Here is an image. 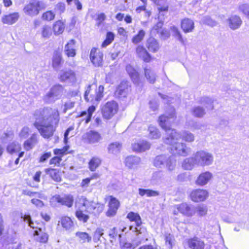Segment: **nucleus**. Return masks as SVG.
I'll return each instance as SVG.
<instances>
[{
  "label": "nucleus",
  "mask_w": 249,
  "mask_h": 249,
  "mask_svg": "<svg viewBox=\"0 0 249 249\" xmlns=\"http://www.w3.org/2000/svg\"><path fill=\"white\" fill-rule=\"evenodd\" d=\"M54 9L56 12L61 14L65 10V4L63 2H59L55 5Z\"/></svg>",
  "instance_id": "69168bd1"
},
{
  "label": "nucleus",
  "mask_w": 249,
  "mask_h": 249,
  "mask_svg": "<svg viewBox=\"0 0 249 249\" xmlns=\"http://www.w3.org/2000/svg\"><path fill=\"white\" fill-rule=\"evenodd\" d=\"M63 88L61 85L53 86L44 97V100L48 103H51L58 99L62 95Z\"/></svg>",
  "instance_id": "1a4fd4ad"
},
{
  "label": "nucleus",
  "mask_w": 249,
  "mask_h": 249,
  "mask_svg": "<svg viewBox=\"0 0 249 249\" xmlns=\"http://www.w3.org/2000/svg\"><path fill=\"white\" fill-rule=\"evenodd\" d=\"M125 70L133 82L135 84H138L139 81V74L136 70L130 64L126 66Z\"/></svg>",
  "instance_id": "5701e85b"
},
{
  "label": "nucleus",
  "mask_w": 249,
  "mask_h": 249,
  "mask_svg": "<svg viewBox=\"0 0 249 249\" xmlns=\"http://www.w3.org/2000/svg\"><path fill=\"white\" fill-rule=\"evenodd\" d=\"M188 126L192 130H200L201 131H205L208 125L205 124L191 121L188 123Z\"/></svg>",
  "instance_id": "4c0bfd02"
},
{
  "label": "nucleus",
  "mask_w": 249,
  "mask_h": 249,
  "mask_svg": "<svg viewBox=\"0 0 249 249\" xmlns=\"http://www.w3.org/2000/svg\"><path fill=\"white\" fill-rule=\"evenodd\" d=\"M59 78L61 81L73 82L75 80V74L71 70H62L59 72Z\"/></svg>",
  "instance_id": "dca6fc26"
},
{
  "label": "nucleus",
  "mask_w": 249,
  "mask_h": 249,
  "mask_svg": "<svg viewBox=\"0 0 249 249\" xmlns=\"http://www.w3.org/2000/svg\"><path fill=\"white\" fill-rule=\"evenodd\" d=\"M137 56L146 62L151 60V55L142 46H138L136 48Z\"/></svg>",
  "instance_id": "b1692460"
},
{
  "label": "nucleus",
  "mask_w": 249,
  "mask_h": 249,
  "mask_svg": "<svg viewBox=\"0 0 249 249\" xmlns=\"http://www.w3.org/2000/svg\"><path fill=\"white\" fill-rule=\"evenodd\" d=\"M125 165L129 169H136L141 163V159L135 156H130L125 159Z\"/></svg>",
  "instance_id": "a211bd4d"
},
{
  "label": "nucleus",
  "mask_w": 249,
  "mask_h": 249,
  "mask_svg": "<svg viewBox=\"0 0 249 249\" xmlns=\"http://www.w3.org/2000/svg\"><path fill=\"white\" fill-rule=\"evenodd\" d=\"M157 6L158 10L160 14L167 12L168 9V5L166 0H151Z\"/></svg>",
  "instance_id": "473e14b6"
},
{
  "label": "nucleus",
  "mask_w": 249,
  "mask_h": 249,
  "mask_svg": "<svg viewBox=\"0 0 249 249\" xmlns=\"http://www.w3.org/2000/svg\"><path fill=\"white\" fill-rule=\"evenodd\" d=\"M192 113L194 116L198 118L202 117L205 114L204 109L199 106L194 107L192 109Z\"/></svg>",
  "instance_id": "4d7b16f0"
},
{
  "label": "nucleus",
  "mask_w": 249,
  "mask_h": 249,
  "mask_svg": "<svg viewBox=\"0 0 249 249\" xmlns=\"http://www.w3.org/2000/svg\"><path fill=\"white\" fill-rule=\"evenodd\" d=\"M53 67L56 70H58L63 61L61 53L58 50L54 52L53 56Z\"/></svg>",
  "instance_id": "bb28decb"
},
{
  "label": "nucleus",
  "mask_w": 249,
  "mask_h": 249,
  "mask_svg": "<svg viewBox=\"0 0 249 249\" xmlns=\"http://www.w3.org/2000/svg\"><path fill=\"white\" fill-rule=\"evenodd\" d=\"M195 160L196 165L204 167L211 165L213 161V154L206 151L200 150L195 154Z\"/></svg>",
  "instance_id": "423d86ee"
},
{
  "label": "nucleus",
  "mask_w": 249,
  "mask_h": 249,
  "mask_svg": "<svg viewBox=\"0 0 249 249\" xmlns=\"http://www.w3.org/2000/svg\"><path fill=\"white\" fill-rule=\"evenodd\" d=\"M69 148V146H65L61 149H54L53 150V153L55 155H58L61 158L63 155L67 154Z\"/></svg>",
  "instance_id": "680f3d73"
},
{
  "label": "nucleus",
  "mask_w": 249,
  "mask_h": 249,
  "mask_svg": "<svg viewBox=\"0 0 249 249\" xmlns=\"http://www.w3.org/2000/svg\"><path fill=\"white\" fill-rule=\"evenodd\" d=\"M101 160L98 157H93L89 163V168L91 171H94L100 165Z\"/></svg>",
  "instance_id": "37998d69"
},
{
  "label": "nucleus",
  "mask_w": 249,
  "mask_h": 249,
  "mask_svg": "<svg viewBox=\"0 0 249 249\" xmlns=\"http://www.w3.org/2000/svg\"><path fill=\"white\" fill-rule=\"evenodd\" d=\"M76 208L75 215L78 219L83 223L87 222L89 216L85 212L92 213L95 215L99 214L104 209L103 204L89 201L85 197H78L75 203Z\"/></svg>",
  "instance_id": "7ed1b4c3"
},
{
  "label": "nucleus",
  "mask_w": 249,
  "mask_h": 249,
  "mask_svg": "<svg viewBox=\"0 0 249 249\" xmlns=\"http://www.w3.org/2000/svg\"><path fill=\"white\" fill-rule=\"evenodd\" d=\"M119 206V200L112 196H109L108 204V209L106 213L107 216L108 217L114 216L116 214Z\"/></svg>",
  "instance_id": "f8f14e48"
},
{
  "label": "nucleus",
  "mask_w": 249,
  "mask_h": 249,
  "mask_svg": "<svg viewBox=\"0 0 249 249\" xmlns=\"http://www.w3.org/2000/svg\"><path fill=\"white\" fill-rule=\"evenodd\" d=\"M138 192L139 195L142 197L145 195L147 197L157 196L160 194L159 192L157 191L142 188H139Z\"/></svg>",
  "instance_id": "a19ab883"
},
{
  "label": "nucleus",
  "mask_w": 249,
  "mask_h": 249,
  "mask_svg": "<svg viewBox=\"0 0 249 249\" xmlns=\"http://www.w3.org/2000/svg\"><path fill=\"white\" fill-rule=\"evenodd\" d=\"M132 147L133 151L142 152L150 149L151 143L146 141L142 140L133 144Z\"/></svg>",
  "instance_id": "f3484780"
},
{
  "label": "nucleus",
  "mask_w": 249,
  "mask_h": 249,
  "mask_svg": "<svg viewBox=\"0 0 249 249\" xmlns=\"http://www.w3.org/2000/svg\"><path fill=\"white\" fill-rule=\"evenodd\" d=\"M61 224L62 227L67 231H71L73 227V223L70 217H62L61 219Z\"/></svg>",
  "instance_id": "58836bf2"
},
{
  "label": "nucleus",
  "mask_w": 249,
  "mask_h": 249,
  "mask_svg": "<svg viewBox=\"0 0 249 249\" xmlns=\"http://www.w3.org/2000/svg\"><path fill=\"white\" fill-rule=\"evenodd\" d=\"M52 35V29L51 27L45 25L42 27V36L45 38H48Z\"/></svg>",
  "instance_id": "bf43d9fd"
},
{
  "label": "nucleus",
  "mask_w": 249,
  "mask_h": 249,
  "mask_svg": "<svg viewBox=\"0 0 249 249\" xmlns=\"http://www.w3.org/2000/svg\"><path fill=\"white\" fill-rule=\"evenodd\" d=\"M175 117V110L173 107H170V113L168 116L162 115L159 117V124L166 132V136L163 138V142L172 146L171 150L173 154L186 157L190 154L191 148L184 143L177 142L181 135L175 129L170 127Z\"/></svg>",
  "instance_id": "f257e3e1"
},
{
  "label": "nucleus",
  "mask_w": 249,
  "mask_h": 249,
  "mask_svg": "<svg viewBox=\"0 0 249 249\" xmlns=\"http://www.w3.org/2000/svg\"><path fill=\"white\" fill-rule=\"evenodd\" d=\"M195 156L189 158L185 159L182 163V167L185 170H191L196 165Z\"/></svg>",
  "instance_id": "e433bc0d"
},
{
  "label": "nucleus",
  "mask_w": 249,
  "mask_h": 249,
  "mask_svg": "<svg viewBox=\"0 0 249 249\" xmlns=\"http://www.w3.org/2000/svg\"><path fill=\"white\" fill-rule=\"evenodd\" d=\"M55 14L52 11H48L44 13L42 15V18L43 20L51 21L54 18Z\"/></svg>",
  "instance_id": "e2e57ef3"
},
{
  "label": "nucleus",
  "mask_w": 249,
  "mask_h": 249,
  "mask_svg": "<svg viewBox=\"0 0 249 249\" xmlns=\"http://www.w3.org/2000/svg\"><path fill=\"white\" fill-rule=\"evenodd\" d=\"M21 218L22 219L23 221L26 222L30 228H32L35 231H39V229H41L38 226V223H37L36 222H34L32 220L31 216L30 215L24 214L23 215H21Z\"/></svg>",
  "instance_id": "f704fd0d"
},
{
  "label": "nucleus",
  "mask_w": 249,
  "mask_h": 249,
  "mask_svg": "<svg viewBox=\"0 0 249 249\" xmlns=\"http://www.w3.org/2000/svg\"><path fill=\"white\" fill-rule=\"evenodd\" d=\"M53 199L61 205H65L68 207H71L73 204V197L71 195H67L64 196L56 195L53 197Z\"/></svg>",
  "instance_id": "4468645a"
},
{
  "label": "nucleus",
  "mask_w": 249,
  "mask_h": 249,
  "mask_svg": "<svg viewBox=\"0 0 249 249\" xmlns=\"http://www.w3.org/2000/svg\"><path fill=\"white\" fill-rule=\"evenodd\" d=\"M126 217L130 221L135 222V225L129 226V230L137 234H142L146 232V229L142 226L141 218L138 213L131 212L127 214Z\"/></svg>",
  "instance_id": "0eeeda50"
},
{
  "label": "nucleus",
  "mask_w": 249,
  "mask_h": 249,
  "mask_svg": "<svg viewBox=\"0 0 249 249\" xmlns=\"http://www.w3.org/2000/svg\"><path fill=\"white\" fill-rule=\"evenodd\" d=\"M64 28V24L60 20L57 21L53 24V29L54 34L55 35H59L62 33Z\"/></svg>",
  "instance_id": "3c124183"
},
{
  "label": "nucleus",
  "mask_w": 249,
  "mask_h": 249,
  "mask_svg": "<svg viewBox=\"0 0 249 249\" xmlns=\"http://www.w3.org/2000/svg\"><path fill=\"white\" fill-rule=\"evenodd\" d=\"M146 46L149 51L153 53L157 52L160 48L157 40L153 37H150L147 39Z\"/></svg>",
  "instance_id": "7c9ffc66"
},
{
  "label": "nucleus",
  "mask_w": 249,
  "mask_h": 249,
  "mask_svg": "<svg viewBox=\"0 0 249 249\" xmlns=\"http://www.w3.org/2000/svg\"><path fill=\"white\" fill-rule=\"evenodd\" d=\"M118 110V105L116 102H107L102 108L103 116L105 119H110L117 113Z\"/></svg>",
  "instance_id": "6e6552de"
},
{
  "label": "nucleus",
  "mask_w": 249,
  "mask_h": 249,
  "mask_svg": "<svg viewBox=\"0 0 249 249\" xmlns=\"http://www.w3.org/2000/svg\"><path fill=\"white\" fill-rule=\"evenodd\" d=\"M37 142V135L36 134H33L30 138L25 141L24 143V149L27 151L32 149Z\"/></svg>",
  "instance_id": "c85d7f7f"
},
{
  "label": "nucleus",
  "mask_w": 249,
  "mask_h": 249,
  "mask_svg": "<svg viewBox=\"0 0 249 249\" xmlns=\"http://www.w3.org/2000/svg\"><path fill=\"white\" fill-rule=\"evenodd\" d=\"M90 60L95 67H101L103 65V53L95 48H92L90 52Z\"/></svg>",
  "instance_id": "9d476101"
},
{
  "label": "nucleus",
  "mask_w": 249,
  "mask_h": 249,
  "mask_svg": "<svg viewBox=\"0 0 249 249\" xmlns=\"http://www.w3.org/2000/svg\"><path fill=\"white\" fill-rule=\"evenodd\" d=\"M194 215L196 213L199 216H203L207 213V208L203 204H199L196 206L194 205Z\"/></svg>",
  "instance_id": "c03bdc74"
},
{
  "label": "nucleus",
  "mask_w": 249,
  "mask_h": 249,
  "mask_svg": "<svg viewBox=\"0 0 249 249\" xmlns=\"http://www.w3.org/2000/svg\"><path fill=\"white\" fill-rule=\"evenodd\" d=\"M242 20L240 18L237 16H231L229 18V24L230 27L232 30H235L239 28L241 24Z\"/></svg>",
  "instance_id": "cd10ccee"
},
{
  "label": "nucleus",
  "mask_w": 249,
  "mask_h": 249,
  "mask_svg": "<svg viewBox=\"0 0 249 249\" xmlns=\"http://www.w3.org/2000/svg\"><path fill=\"white\" fill-rule=\"evenodd\" d=\"M213 177L212 174L209 172L206 171L200 174L196 180V184L204 186L208 183Z\"/></svg>",
  "instance_id": "aec40b11"
},
{
  "label": "nucleus",
  "mask_w": 249,
  "mask_h": 249,
  "mask_svg": "<svg viewBox=\"0 0 249 249\" xmlns=\"http://www.w3.org/2000/svg\"><path fill=\"white\" fill-rule=\"evenodd\" d=\"M29 128L28 127H24L19 133V137L22 139L26 138L29 135Z\"/></svg>",
  "instance_id": "774afa93"
},
{
  "label": "nucleus",
  "mask_w": 249,
  "mask_h": 249,
  "mask_svg": "<svg viewBox=\"0 0 249 249\" xmlns=\"http://www.w3.org/2000/svg\"><path fill=\"white\" fill-rule=\"evenodd\" d=\"M181 27L184 32H191L194 28V21L190 19L185 18L181 21Z\"/></svg>",
  "instance_id": "c756f323"
},
{
  "label": "nucleus",
  "mask_w": 249,
  "mask_h": 249,
  "mask_svg": "<svg viewBox=\"0 0 249 249\" xmlns=\"http://www.w3.org/2000/svg\"><path fill=\"white\" fill-rule=\"evenodd\" d=\"M181 135V138L185 142H191L195 140L194 135L188 131H183L181 133H178Z\"/></svg>",
  "instance_id": "8fccbe9b"
},
{
  "label": "nucleus",
  "mask_w": 249,
  "mask_h": 249,
  "mask_svg": "<svg viewBox=\"0 0 249 249\" xmlns=\"http://www.w3.org/2000/svg\"><path fill=\"white\" fill-rule=\"evenodd\" d=\"M34 126L44 139L52 137L60 120L59 113L56 108L44 107L36 110L34 113Z\"/></svg>",
  "instance_id": "f03ea898"
},
{
  "label": "nucleus",
  "mask_w": 249,
  "mask_h": 249,
  "mask_svg": "<svg viewBox=\"0 0 249 249\" xmlns=\"http://www.w3.org/2000/svg\"><path fill=\"white\" fill-rule=\"evenodd\" d=\"M145 76L150 83H154L156 80L155 73L150 69H144Z\"/></svg>",
  "instance_id": "6e6d98bb"
},
{
  "label": "nucleus",
  "mask_w": 249,
  "mask_h": 249,
  "mask_svg": "<svg viewBox=\"0 0 249 249\" xmlns=\"http://www.w3.org/2000/svg\"><path fill=\"white\" fill-rule=\"evenodd\" d=\"M34 236H37L36 240H38L40 242L46 243L48 241V234L44 232L42 229H39V231H34Z\"/></svg>",
  "instance_id": "ea45409f"
},
{
  "label": "nucleus",
  "mask_w": 249,
  "mask_h": 249,
  "mask_svg": "<svg viewBox=\"0 0 249 249\" xmlns=\"http://www.w3.org/2000/svg\"><path fill=\"white\" fill-rule=\"evenodd\" d=\"M208 192L202 189H196L192 192L190 196L191 199L195 202L204 201L208 196Z\"/></svg>",
  "instance_id": "2eb2a0df"
},
{
  "label": "nucleus",
  "mask_w": 249,
  "mask_h": 249,
  "mask_svg": "<svg viewBox=\"0 0 249 249\" xmlns=\"http://www.w3.org/2000/svg\"><path fill=\"white\" fill-rule=\"evenodd\" d=\"M173 236L170 234H166L165 236V243L170 249L172 248Z\"/></svg>",
  "instance_id": "338daca9"
},
{
  "label": "nucleus",
  "mask_w": 249,
  "mask_h": 249,
  "mask_svg": "<svg viewBox=\"0 0 249 249\" xmlns=\"http://www.w3.org/2000/svg\"><path fill=\"white\" fill-rule=\"evenodd\" d=\"M6 149L8 153L13 154L20 150V146L18 142H13L7 145Z\"/></svg>",
  "instance_id": "603ef678"
},
{
  "label": "nucleus",
  "mask_w": 249,
  "mask_h": 249,
  "mask_svg": "<svg viewBox=\"0 0 249 249\" xmlns=\"http://www.w3.org/2000/svg\"><path fill=\"white\" fill-rule=\"evenodd\" d=\"M145 31L141 29L139 30L138 34L136 35L132 39V42L134 44H138L140 42L143 38L145 36Z\"/></svg>",
  "instance_id": "5fc2aeb1"
},
{
  "label": "nucleus",
  "mask_w": 249,
  "mask_h": 249,
  "mask_svg": "<svg viewBox=\"0 0 249 249\" xmlns=\"http://www.w3.org/2000/svg\"><path fill=\"white\" fill-rule=\"evenodd\" d=\"M19 17V13L15 12L2 17L1 21L4 24L11 25L16 22Z\"/></svg>",
  "instance_id": "4be33fe9"
},
{
  "label": "nucleus",
  "mask_w": 249,
  "mask_h": 249,
  "mask_svg": "<svg viewBox=\"0 0 249 249\" xmlns=\"http://www.w3.org/2000/svg\"><path fill=\"white\" fill-rule=\"evenodd\" d=\"M164 14H159L158 20L159 22L155 25L150 30V35L151 36H156L157 34H159L163 29V18Z\"/></svg>",
  "instance_id": "412c9836"
},
{
  "label": "nucleus",
  "mask_w": 249,
  "mask_h": 249,
  "mask_svg": "<svg viewBox=\"0 0 249 249\" xmlns=\"http://www.w3.org/2000/svg\"><path fill=\"white\" fill-rule=\"evenodd\" d=\"M84 138L89 144L97 143L102 139L101 134L94 130H90L87 132L84 135Z\"/></svg>",
  "instance_id": "ddd939ff"
},
{
  "label": "nucleus",
  "mask_w": 249,
  "mask_h": 249,
  "mask_svg": "<svg viewBox=\"0 0 249 249\" xmlns=\"http://www.w3.org/2000/svg\"><path fill=\"white\" fill-rule=\"evenodd\" d=\"M176 159L174 156L161 155L157 156L154 160V165L159 168L166 166L169 171L173 170L176 166Z\"/></svg>",
  "instance_id": "20e7f679"
},
{
  "label": "nucleus",
  "mask_w": 249,
  "mask_h": 249,
  "mask_svg": "<svg viewBox=\"0 0 249 249\" xmlns=\"http://www.w3.org/2000/svg\"><path fill=\"white\" fill-rule=\"evenodd\" d=\"M189 247L192 249H204V243L197 237H194L188 240Z\"/></svg>",
  "instance_id": "a878e982"
},
{
  "label": "nucleus",
  "mask_w": 249,
  "mask_h": 249,
  "mask_svg": "<svg viewBox=\"0 0 249 249\" xmlns=\"http://www.w3.org/2000/svg\"><path fill=\"white\" fill-rule=\"evenodd\" d=\"M122 148V144L117 142H114L109 144L108 151L109 153L117 154L120 152Z\"/></svg>",
  "instance_id": "49530a36"
},
{
  "label": "nucleus",
  "mask_w": 249,
  "mask_h": 249,
  "mask_svg": "<svg viewBox=\"0 0 249 249\" xmlns=\"http://www.w3.org/2000/svg\"><path fill=\"white\" fill-rule=\"evenodd\" d=\"M239 9L249 19V5L247 4H243L239 6Z\"/></svg>",
  "instance_id": "0e129e2a"
},
{
  "label": "nucleus",
  "mask_w": 249,
  "mask_h": 249,
  "mask_svg": "<svg viewBox=\"0 0 249 249\" xmlns=\"http://www.w3.org/2000/svg\"><path fill=\"white\" fill-rule=\"evenodd\" d=\"M201 102L208 109L212 110L213 109V107L212 105L213 101L211 98L208 97H204L202 98Z\"/></svg>",
  "instance_id": "13d9d810"
},
{
  "label": "nucleus",
  "mask_w": 249,
  "mask_h": 249,
  "mask_svg": "<svg viewBox=\"0 0 249 249\" xmlns=\"http://www.w3.org/2000/svg\"><path fill=\"white\" fill-rule=\"evenodd\" d=\"M128 85L126 82H121L115 91V96L119 98L126 97L128 91Z\"/></svg>",
  "instance_id": "6ab92c4d"
},
{
  "label": "nucleus",
  "mask_w": 249,
  "mask_h": 249,
  "mask_svg": "<svg viewBox=\"0 0 249 249\" xmlns=\"http://www.w3.org/2000/svg\"><path fill=\"white\" fill-rule=\"evenodd\" d=\"M75 41L74 39L70 40L65 45V53L68 57H74L76 54Z\"/></svg>",
  "instance_id": "393cba45"
},
{
  "label": "nucleus",
  "mask_w": 249,
  "mask_h": 249,
  "mask_svg": "<svg viewBox=\"0 0 249 249\" xmlns=\"http://www.w3.org/2000/svg\"><path fill=\"white\" fill-rule=\"evenodd\" d=\"M174 207L176 208L180 213L187 217H192L194 215V205L187 203H182L175 205Z\"/></svg>",
  "instance_id": "9b49d317"
},
{
  "label": "nucleus",
  "mask_w": 249,
  "mask_h": 249,
  "mask_svg": "<svg viewBox=\"0 0 249 249\" xmlns=\"http://www.w3.org/2000/svg\"><path fill=\"white\" fill-rule=\"evenodd\" d=\"M44 8V3L39 0H31L25 5L23 11L24 14L30 17L37 16Z\"/></svg>",
  "instance_id": "39448f33"
},
{
  "label": "nucleus",
  "mask_w": 249,
  "mask_h": 249,
  "mask_svg": "<svg viewBox=\"0 0 249 249\" xmlns=\"http://www.w3.org/2000/svg\"><path fill=\"white\" fill-rule=\"evenodd\" d=\"M201 22L209 26L213 27L216 25L217 23L215 21L213 20L209 16L204 17L201 19Z\"/></svg>",
  "instance_id": "052dcab7"
},
{
  "label": "nucleus",
  "mask_w": 249,
  "mask_h": 249,
  "mask_svg": "<svg viewBox=\"0 0 249 249\" xmlns=\"http://www.w3.org/2000/svg\"><path fill=\"white\" fill-rule=\"evenodd\" d=\"M108 233L109 237L110 242L111 243H113L117 237H118L119 240H121L122 237L121 234L118 233V231L116 228L113 227L110 229L108 231Z\"/></svg>",
  "instance_id": "79ce46f5"
},
{
  "label": "nucleus",
  "mask_w": 249,
  "mask_h": 249,
  "mask_svg": "<svg viewBox=\"0 0 249 249\" xmlns=\"http://www.w3.org/2000/svg\"><path fill=\"white\" fill-rule=\"evenodd\" d=\"M170 30L173 33V36H174L182 44L184 45V40L178 29L176 26H173L170 27Z\"/></svg>",
  "instance_id": "864d4df0"
},
{
  "label": "nucleus",
  "mask_w": 249,
  "mask_h": 249,
  "mask_svg": "<svg viewBox=\"0 0 249 249\" xmlns=\"http://www.w3.org/2000/svg\"><path fill=\"white\" fill-rule=\"evenodd\" d=\"M104 89V88L103 86H99L95 90V93L94 94H90V101L91 102L94 101L98 102L100 101L103 97Z\"/></svg>",
  "instance_id": "c9c22d12"
},
{
  "label": "nucleus",
  "mask_w": 249,
  "mask_h": 249,
  "mask_svg": "<svg viewBox=\"0 0 249 249\" xmlns=\"http://www.w3.org/2000/svg\"><path fill=\"white\" fill-rule=\"evenodd\" d=\"M75 235L78 238V241L81 243L89 242L91 240V237L85 232H77Z\"/></svg>",
  "instance_id": "a18cd8bd"
},
{
  "label": "nucleus",
  "mask_w": 249,
  "mask_h": 249,
  "mask_svg": "<svg viewBox=\"0 0 249 249\" xmlns=\"http://www.w3.org/2000/svg\"><path fill=\"white\" fill-rule=\"evenodd\" d=\"M148 138L151 140L159 139L161 133L159 130L155 126L150 125L148 128Z\"/></svg>",
  "instance_id": "2f4dec72"
},
{
  "label": "nucleus",
  "mask_w": 249,
  "mask_h": 249,
  "mask_svg": "<svg viewBox=\"0 0 249 249\" xmlns=\"http://www.w3.org/2000/svg\"><path fill=\"white\" fill-rule=\"evenodd\" d=\"M45 172L49 175L51 178L55 181L59 182L61 180V177L59 173L54 169H46Z\"/></svg>",
  "instance_id": "de8ad7c7"
},
{
  "label": "nucleus",
  "mask_w": 249,
  "mask_h": 249,
  "mask_svg": "<svg viewBox=\"0 0 249 249\" xmlns=\"http://www.w3.org/2000/svg\"><path fill=\"white\" fill-rule=\"evenodd\" d=\"M95 109L96 108L95 106H91L88 108L87 111H82L80 113L79 116L81 117H85V123L88 124L91 120L92 114L95 111Z\"/></svg>",
  "instance_id": "72a5a7b5"
},
{
  "label": "nucleus",
  "mask_w": 249,
  "mask_h": 249,
  "mask_svg": "<svg viewBox=\"0 0 249 249\" xmlns=\"http://www.w3.org/2000/svg\"><path fill=\"white\" fill-rule=\"evenodd\" d=\"M104 229L101 228H97L94 231L93 240L97 246L101 242V237L104 235Z\"/></svg>",
  "instance_id": "09e8293b"
}]
</instances>
